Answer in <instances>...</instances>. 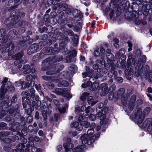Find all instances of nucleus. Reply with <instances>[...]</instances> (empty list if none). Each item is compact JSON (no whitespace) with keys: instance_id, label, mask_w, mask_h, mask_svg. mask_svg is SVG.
<instances>
[{"instance_id":"f257e3e1","label":"nucleus","mask_w":152,"mask_h":152,"mask_svg":"<svg viewBox=\"0 0 152 152\" xmlns=\"http://www.w3.org/2000/svg\"><path fill=\"white\" fill-rule=\"evenodd\" d=\"M0 40H2L3 42L0 43V50L4 53L9 52V56L11 55L12 53V50L14 48V46L12 42L8 39L6 35L5 31L4 29H0Z\"/></svg>"},{"instance_id":"f03ea898","label":"nucleus","mask_w":152,"mask_h":152,"mask_svg":"<svg viewBox=\"0 0 152 152\" xmlns=\"http://www.w3.org/2000/svg\"><path fill=\"white\" fill-rule=\"evenodd\" d=\"M99 106L96 108V110L97 113V116L100 120V124L101 125L106 124L107 123L108 121L106 118L105 115L108 110V108L104 107L102 109V107L103 106L102 103H100Z\"/></svg>"},{"instance_id":"7ed1b4c3","label":"nucleus","mask_w":152,"mask_h":152,"mask_svg":"<svg viewBox=\"0 0 152 152\" xmlns=\"http://www.w3.org/2000/svg\"><path fill=\"white\" fill-rule=\"evenodd\" d=\"M7 80L8 78L5 77L2 82L3 83L5 84H3L1 87L0 96L1 97L4 96L7 91H14L15 90V88L13 86H11V82L7 81Z\"/></svg>"},{"instance_id":"20e7f679","label":"nucleus","mask_w":152,"mask_h":152,"mask_svg":"<svg viewBox=\"0 0 152 152\" xmlns=\"http://www.w3.org/2000/svg\"><path fill=\"white\" fill-rule=\"evenodd\" d=\"M99 135V133H98L96 136H93L89 138L88 135L84 134L81 137L80 139L83 144L90 145L94 142L95 139L98 138Z\"/></svg>"},{"instance_id":"39448f33","label":"nucleus","mask_w":152,"mask_h":152,"mask_svg":"<svg viewBox=\"0 0 152 152\" xmlns=\"http://www.w3.org/2000/svg\"><path fill=\"white\" fill-rule=\"evenodd\" d=\"M36 78V76L34 75H29L27 76L26 79L28 82L26 84H23L24 83V81H22L21 82V86L22 87L21 88L24 89L26 88H28L30 86L32 85H34L35 83L34 81L33 80Z\"/></svg>"},{"instance_id":"423d86ee","label":"nucleus","mask_w":152,"mask_h":152,"mask_svg":"<svg viewBox=\"0 0 152 152\" xmlns=\"http://www.w3.org/2000/svg\"><path fill=\"white\" fill-rule=\"evenodd\" d=\"M134 118L135 121L138 123L140 124L142 123L144 118V115L142 114L141 108H139L137 111L135 112Z\"/></svg>"},{"instance_id":"0eeeda50","label":"nucleus","mask_w":152,"mask_h":152,"mask_svg":"<svg viewBox=\"0 0 152 152\" xmlns=\"http://www.w3.org/2000/svg\"><path fill=\"white\" fill-rule=\"evenodd\" d=\"M20 17L19 16L15 15V16H12L8 18L6 21V23L7 24L9 20L10 21L8 25V27L10 28H12L14 26L17 24L20 19Z\"/></svg>"},{"instance_id":"6e6552de","label":"nucleus","mask_w":152,"mask_h":152,"mask_svg":"<svg viewBox=\"0 0 152 152\" xmlns=\"http://www.w3.org/2000/svg\"><path fill=\"white\" fill-rule=\"evenodd\" d=\"M3 141L4 142L3 144L4 150L7 152L9 151L10 150V148L12 146L10 143L14 142L15 141V139L12 140L8 138H6Z\"/></svg>"},{"instance_id":"1a4fd4ad","label":"nucleus","mask_w":152,"mask_h":152,"mask_svg":"<svg viewBox=\"0 0 152 152\" xmlns=\"http://www.w3.org/2000/svg\"><path fill=\"white\" fill-rule=\"evenodd\" d=\"M39 48L37 44H33L31 45L28 48L27 50V53L29 55L33 54Z\"/></svg>"},{"instance_id":"9d476101","label":"nucleus","mask_w":152,"mask_h":152,"mask_svg":"<svg viewBox=\"0 0 152 152\" xmlns=\"http://www.w3.org/2000/svg\"><path fill=\"white\" fill-rule=\"evenodd\" d=\"M11 104V103L10 102L9 97V96H6V98L4 99L1 102V106H2L4 108H7Z\"/></svg>"},{"instance_id":"9b49d317","label":"nucleus","mask_w":152,"mask_h":152,"mask_svg":"<svg viewBox=\"0 0 152 152\" xmlns=\"http://www.w3.org/2000/svg\"><path fill=\"white\" fill-rule=\"evenodd\" d=\"M71 141V138H68L66 140V142L64 144L63 146L66 152L69 150V149H72L73 147V144L70 143Z\"/></svg>"},{"instance_id":"f8f14e48","label":"nucleus","mask_w":152,"mask_h":152,"mask_svg":"<svg viewBox=\"0 0 152 152\" xmlns=\"http://www.w3.org/2000/svg\"><path fill=\"white\" fill-rule=\"evenodd\" d=\"M64 67V66L61 65L60 66V68H58L56 71H54V69L53 67H51L46 72V74L47 75H51L53 74H55L59 72L61 70H62Z\"/></svg>"},{"instance_id":"ddd939ff","label":"nucleus","mask_w":152,"mask_h":152,"mask_svg":"<svg viewBox=\"0 0 152 152\" xmlns=\"http://www.w3.org/2000/svg\"><path fill=\"white\" fill-rule=\"evenodd\" d=\"M109 91L107 83H103L102 84V92L100 94L101 96H104L106 95L108 93Z\"/></svg>"},{"instance_id":"4468645a","label":"nucleus","mask_w":152,"mask_h":152,"mask_svg":"<svg viewBox=\"0 0 152 152\" xmlns=\"http://www.w3.org/2000/svg\"><path fill=\"white\" fill-rule=\"evenodd\" d=\"M10 126V129L13 132L18 131L20 129V125L18 122L11 123Z\"/></svg>"},{"instance_id":"2eb2a0df","label":"nucleus","mask_w":152,"mask_h":152,"mask_svg":"<svg viewBox=\"0 0 152 152\" xmlns=\"http://www.w3.org/2000/svg\"><path fill=\"white\" fill-rule=\"evenodd\" d=\"M136 99V96L134 95L132 96L130 99L128 104V108L130 110H132L134 108Z\"/></svg>"},{"instance_id":"dca6fc26","label":"nucleus","mask_w":152,"mask_h":152,"mask_svg":"<svg viewBox=\"0 0 152 152\" xmlns=\"http://www.w3.org/2000/svg\"><path fill=\"white\" fill-rule=\"evenodd\" d=\"M23 52L21 51L20 53H17L15 55L12 56V58L15 60L16 61L14 62V64L15 65H17V63L18 62V60L21 58L23 56Z\"/></svg>"},{"instance_id":"f3484780","label":"nucleus","mask_w":152,"mask_h":152,"mask_svg":"<svg viewBox=\"0 0 152 152\" xmlns=\"http://www.w3.org/2000/svg\"><path fill=\"white\" fill-rule=\"evenodd\" d=\"M106 56L108 60L109 61H115L114 56L111 53V50L109 49L106 50Z\"/></svg>"},{"instance_id":"a211bd4d","label":"nucleus","mask_w":152,"mask_h":152,"mask_svg":"<svg viewBox=\"0 0 152 152\" xmlns=\"http://www.w3.org/2000/svg\"><path fill=\"white\" fill-rule=\"evenodd\" d=\"M71 126L72 127H75L79 131H80L83 129V127L80 124L79 125L78 122H74L71 123Z\"/></svg>"},{"instance_id":"6ab92c4d","label":"nucleus","mask_w":152,"mask_h":152,"mask_svg":"<svg viewBox=\"0 0 152 152\" xmlns=\"http://www.w3.org/2000/svg\"><path fill=\"white\" fill-rule=\"evenodd\" d=\"M53 102L54 104L58 107V110L61 113H64L65 111V107H63L62 109L59 108L60 105V103L59 101L56 99L54 100H53Z\"/></svg>"},{"instance_id":"aec40b11","label":"nucleus","mask_w":152,"mask_h":152,"mask_svg":"<svg viewBox=\"0 0 152 152\" xmlns=\"http://www.w3.org/2000/svg\"><path fill=\"white\" fill-rule=\"evenodd\" d=\"M130 15L129 17L128 18V20H134V19L138 18L139 17V15L138 13L136 12H134L132 13H129Z\"/></svg>"},{"instance_id":"412c9836","label":"nucleus","mask_w":152,"mask_h":152,"mask_svg":"<svg viewBox=\"0 0 152 152\" xmlns=\"http://www.w3.org/2000/svg\"><path fill=\"white\" fill-rule=\"evenodd\" d=\"M58 7L61 10L66 11L67 9V5L66 4H63L62 3H59L57 4Z\"/></svg>"},{"instance_id":"4be33fe9","label":"nucleus","mask_w":152,"mask_h":152,"mask_svg":"<svg viewBox=\"0 0 152 152\" xmlns=\"http://www.w3.org/2000/svg\"><path fill=\"white\" fill-rule=\"evenodd\" d=\"M66 88H56L55 90V93L58 95H62L65 94V92L66 91Z\"/></svg>"},{"instance_id":"5701e85b","label":"nucleus","mask_w":152,"mask_h":152,"mask_svg":"<svg viewBox=\"0 0 152 152\" xmlns=\"http://www.w3.org/2000/svg\"><path fill=\"white\" fill-rule=\"evenodd\" d=\"M23 70H24L23 73L27 74L31 72L30 67L28 64H26L23 66Z\"/></svg>"},{"instance_id":"b1692460","label":"nucleus","mask_w":152,"mask_h":152,"mask_svg":"<svg viewBox=\"0 0 152 152\" xmlns=\"http://www.w3.org/2000/svg\"><path fill=\"white\" fill-rule=\"evenodd\" d=\"M25 145L23 143H20L16 147L17 150L20 152H24Z\"/></svg>"},{"instance_id":"393cba45","label":"nucleus","mask_w":152,"mask_h":152,"mask_svg":"<svg viewBox=\"0 0 152 152\" xmlns=\"http://www.w3.org/2000/svg\"><path fill=\"white\" fill-rule=\"evenodd\" d=\"M68 82L64 80H62L59 82L58 83V86L59 87H64L68 85Z\"/></svg>"},{"instance_id":"a878e982","label":"nucleus","mask_w":152,"mask_h":152,"mask_svg":"<svg viewBox=\"0 0 152 152\" xmlns=\"http://www.w3.org/2000/svg\"><path fill=\"white\" fill-rule=\"evenodd\" d=\"M117 74V72L116 71H114L113 72L112 71H110L108 73V75L110 77H111L113 75H114V78L116 79Z\"/></svg>"},{"instance_id":"bb28decb","label":"nucleus","mask_w":152,"mask_h":152,"mask_svg":"<svg viewBox=\"0 0 152 152\" xmlns=\"http://www.w3.org/2000/svg\"><path fill=\"white\" fill-rule=\"evenodd\" d=\"M43 107V110L42 111L41 113L44 120L46 121L47 120L48 118L47 115V110L46 109L45 110L44 107Z\"/></svg>"},{"instance_id":"cd10ccee","label":"nucleus","mask_w":152,"mask_h":152,"mask_svg":"<svg viewBox=\"0 0 152 152\" xmlns=\"http://www.w3.org/2000/svg\"><path fill=\"white\" fill-rule=\"evenodd\" d=\"M88 102L89 104L93 105L95 104L96 102L94 101L92 96H90L88 97Z\"/></svg>"},{"instance_id":"c85d7f7f","label":"nucleus","mask_w":152,"mask_h":152,"mask_svg":"<svg viewBox=\"0 0 152 152\" xmlns=\"http://www.w3.org/2000/svg\"><path fill=\"white\" fill-rule=\"evenodd\" d=\"M83 145L78 146L73 149L72 151L73 152H80L83 150Z\"/></svg>"},{"instance_id":"c756f323","label":"nucleus","mask_w":152,"mask_h":152,"mask_svg":"<svg viewBox=\"0 0 152 152\" xmlns=\"http://www.w3.org/2000/svg\"><path fill=\"white\" fill-rule=\"evenodd\" d=\"M19 107V105L18 104L16 105L15 108L13 107L10 108L9 110V113L10 114H12L14 111H16Z\"/></svg>"},{"instance_id":"7c9ffc66","label":"nucleus","mask_w":152,"mask_h":152,"mask_svg":"<svg viewBox=\"0 0 152 152\" xmlns=\"http://www.w3.org/2000/svg\"><path fill=\"white\" fill-rule=\"evenodd\" d=\"M99 86V84L98 83H94L91 85V89L93 91H95L98 88Z\"/></svg>"},{"instance_id":"2f4dec72","label":"nucleus","mask_w":152,"mask_h":152,"mask_svg":"<svg viewBox=\"0 0 152 152\" xmlns=\"http://www.w3.org/2000/svg\"><path fill=\"white\" fill-rule=\"evenodd\" d=\"M80 125L82 127V126H84L86 128H88L89 127L90 124L89 122L87 121H83L80 122Z\"/></svg>"},{"instance_id":"473e14b6","label":"nucleus","mask_w":152,"mask_h":152,"mask_svg":"<svg viewBox=\"0 0 152 152\" xmlns=\"http://www.w3.org/2000/svg\"><path fill=\"white\" fill-rule=\"evenodd\" d=\"M21 94L23 96H24V95H25L26 96H25L26 99H27L29 100L30 99V97H31V95L30 94H29L28 91H26L25 92H22Z\"/></svg>"},{"instance_id":"72a5a7b5","label":"nucleus","mask_w":152,"mask_h":152,"mask_svg":"<svg viewBox=\"0 0 152 152\" xmlns=\"http://www.w3.org/2000/svg\"><path fill=\"white\" fill-rule=\"evenodd\" d=\"M73 44L75 45H76L78 42V36L77 35H75L74 36V38L72 39Z\"/></svg>"},{"instance_id":"f704fd0d","label":"nucleus","mask_w":152,"mask_h":152,"mask_svg":"<svg viewBox=\"0 0 152 152\" xmlns=\"http://www.w3.org/2000/svg\"><path fill=\"white\" fill-rule=\"evenodd\" d=\"M34 109V107L33 106H30L29 108H28L26 111L27 114L28 115H30L32 112L33 111Z\"/></svg>"},{"instance_id":"c9c22d12","label":"nucleus","mask_w":152,"mask_h":152,"mask_svg":"<svg viewBox=\"0 0 152 152\" xmlns=\"http://www.w3.org/2000/svg\"><path fill=\"white\" fill-rule=\"evenodd\" d=\"M89 94L88 93L86 92L83 93L80 96V99L83 101L84 100L86 99V97L88 96Z\"/></svg>"},{"instance_id":"e433bc0d","label":"nucleus","mask_w":152,"mask_h":152,"mask_svg":"<svg viewBox=\"0 0 152 152\" xmlns=\"http://www.w3.org/2000/svg\"><path fill=\"white\" fill-rule=\"evenodd\" d=\"M35 99L37 101L36 104L37 106L39 107L41 104V101L39 100V97L38 96H35L34 97Z\"/></svg>"},{"instance_id":"4c0bfd02","label":"nucleus","mask_w":152,"mask_h":152,"mask_svg":"<svg viewBox=\"0 0 152 152\" xmlns=\"http://www.w3.org/2000/svg\"><path fill=\"white\" fill-rule=\"evenodd\" d=\"M150 110L149 108L146 107L144 110L142 114L144 115V116L147 115L149 114Z\"/></svg>"},{"instance_id":"58836bf2","label":"nucleus","mask_w":152,"mask_h":152,"mask_svg":"<svg viewBox=\"0 0 152 152\" xmlns=\"http://www.w3.org/2000/svg\"><path fill=\"white\" fill-rule=\"evenodd\" d=\"M86 74V75H87V77H90V78L91 77H92L93 76V74L91 72H89L88 73H87V72H86L84 73H83L82 75L83 78L86 77V75H84Z\"/></svg>"},{"instance_id":"ea45409f","label":"nucleus","mask_w":152,"mask_h":152,"mask_svg":"<svg viewBox=\"0 0 152 152\" xmlns=\"http://www.w3.org/2000/svg\"><path fill=\"white\" fill-rule=\"evenodd\" d=\"M18 33V32L15 30H11L9 32V34L11 37H13L14 35H17Z\"/></svg>"},{"instance_id":"a19ab883","label":"nucleus","mask_w":152,"mask_h":152,"mask_svg":"<svg viewBox=\"0 0 152 152\" xmlns=\"http://www.w3.org/2000/svg\"><path fill=\"white\" fill-rule=\"evenodd\" d=\"M22 104L23 105V107L24 108H26L27 107L26 102L27 99H26V98L25 96H23L22 98Z\"/></svg>"},{"instance_id":"79ce46f5","label":"nucleus","mask_w":152,"mask_h":152,"mask_svg":"<svg viewBox=\"0 0 152 152\" xmlns=\"http://www.w3.org/2000/svg\"><path fill=\"white\" fill-rule=\"evenodd\" d=\"M113 42L114 43V46L116 48H118L119 47V45L118 43L119 42V40L116 38H114L113 39Z\"/></svg>"},{"instance_id":"37998d69","label":"nucleus","mask_w":152,"mask_h":152,"mask_svg":"<svg viewBox=\"0 0 152 152\" xmlns=\"http://www.w3.org/2000/svg\"><path fill=\"white\" fill-rule=\"evenodd\" d=\"M64 34H67L70 36H74V32L71 30H69L65 32Z\"/></svg>"},{"instance_id":"c03bdc74","label":"nucleus","mask_w":152,"mask_h":152,"mask_svg":"<svg viewBox=\"0 0 152 152\" xmlns=\"http://www.w3.org/2000/svg\"><path fill=\"white\" fill-rule=\"evenodd\" d=\"M9 134V133L7 131H3L0 132V137H3Z\"/></svg>"},{"instance_id":"a18cd8bd","label":"nucleus","mask_w":152,"mask_h":152,"mask_svg":"<svg viewBox=\"0 0 152 152\" xmlns=\"http://www.w3.org/2000/svg\"><path fill=\"white\" fill-rule=\"evenodd\" d=\"M31 150L32 152H41L42 151L41 149L38 148L37 149L35 146H32Z\"/></svg>"},{"instance_id":"49530a36","label":"nucleus","mask_w":152,"mask_h":152,"mask_svg":"<svg viewBox=\"0 0 152 152\" xmlns=\"http://www.w3.org/2000/svg\"><path fill=\"white\" fill-rule=\"evenodd\" d=\"M30 92L31 94V96L32 98H34L35 96V91L33 88H31L30 90Z\"/></svg>"},{"instance_id":"de8ad7c7","label":"nucleus","mask_w":152,"mask_h":152,"mask_svg":"<svg viewBox=\"0 0 152 152\" xmlns=\"http://www.w3.org/2000/svg\"><path fill=\"white\" fill-rule=\"evenodd\" d=\"M94 80L93 77L90 78L89 80L86 83V86H90L92 85V81Z\"/></svg>"},{"instance_id":"09e8293b","label":"nucleus","mask_w":152,"mask_h":152,"mask_svg":"<svg viewBox=\"0 0 152 152\" xmlns=\"http://www.w3.org/2000/svg\"><path fill=\"white\" fill-rule=\"evenodd\" d=\"M100 72H98L96 73L95 75L94 76V77L96 79H97L98 78L103 76V73L102 72L99 73Z\"/></svg>"},{"instance_id":"8fccbe9b","label":"nucleus","mask_w":152,"mask_h":152,"mask_svg":"<svg viewBox=\"0 0 152 152\" xmlns=\"http://www.w3.org/2000/svg\"><path fill=\"white\" fill-rule=\"evenodd\" d=\"M33 120V117L32 116H29L27 118V121L28 123H30L32 122Z\"/></svg>"},{"instance_id":"3c124183","label":"nucleus","mask_w":152,"mask_h":152,"mask_svg":"<svg viewBox=\"0 0 152 152\" xmlns=\"http://www.w3.org/2000/svg\"><path fill=\"white\" fill-rule=\"evenodd\" d=\"M53 48L52 47H49L47 49V50L45 52L46 54H50L52 52Z\"/></svg>"},{"instance_id":"603ef678","label":"nucleus","mask_w":152,"mask_h":152,"mask_svg":"<svg viewBox=\"0 0 152 152\" xmlns=\"http://www.w3.org/2000/svg\"><path fill=\"white\" fill-rule=\"evenodd\" d=\"M99 65L97 64H94L93 66V67L94 69H97L98 72H100L101 69L100 68H98Z\"/></svg>"},{"instance_id":"864d4df0","label":"nucleus","mask_w":152,"mask_h":152,"mask_svg":"<svg viewBox=\"0 0 152 152\" xmlns=\"http://www.w3.org/2000/svg\"><path fill=\"white\" fill-rule=\"evenodd\" d=\"M94 132V130L92 129H89L87 131V134L88 135H91L93 134Z\"/></svg>"},{"instance_id":"5fc2aeb1","label":"nucleus","mask_w":152,"mask_h":152,"mask_svg":"<svg viewBox=\"0 0 152 152\" xmlns=\"http://www.w3.org/2000/svg\"><path fill=\"white\" fill-rule=\"evenodd\" d=\"M75 12L77 11V14L76 15H75V16L80 17V18H81V17L82 16V14L80 12V11L78 10H75Z\"/></svg>"},{"instance_id":"6e6d98bb","label":"nucleus","mask_w":152,"mask_h":152,"mask_svg":"<svg viewBox=\"0 0 152 152\" xmlns=\"http://www.w3.org/2000/svg\"><path fill=\"white\" fill-rule=\"evenodd\" d=\"M96 116L94 115L91 114L89 116V119L91 121H93L95 120Z\"/></svg>"},{"instance_id":"4d7b16f0","label":"nucleus","mask_w":152,"mask_h":152,"mask_svg":"<svg viewBox=\"0 0 152 152\" xmlns=\"http://www.w3.org/2000/svg\"><path fill=\"white\" fill-rule=\"evenodd\" d=\"M42 77L43 79L47 81L50 80L51 79V77L49 76H43Z\"/></svg>"},{"instance_id":"13d9d810","label":"nucleus","mask_w":152,"mask_h":152,"mask_svg":"<svg viewBox=\"0 0 152 152\" xmlns=\"http://www.w3.org/2000/svg\"><path fill=\"white\" fill-rule=\"evenodd\" d=\"M121 102L123 104L125 105L126 104L127 99L126 98H124L123 97H122L121 98Z\"/></svg>"},{"instance_id":"bf43d9fd","label":"nucleus","mask_w":152,"mask_h":152,"mask_svg":"<svg viewBox=\"0 0 152 152\" xmlns=\"http://www.w3.org/2000/svg\"><path fill=\"white\" fill-rule=\"evenodd\" d=\"M17 100V98L15 96H13L12 98L11 102L15 103Z\"/></svg>"},{"instance_id":"052dcab7","label":"nucleus","mask_w":152,"mask_h":152,"mask_svg":"<svg viewBox=\"0 0 152 152\" xmlns=\"http://www.w3.org/2000/svg\"><path fill=\"white\" fill-rule=\"evenodd\" d=\"M6 124L4 122L0 123V126L2 129H4L6 126Z\"/></svg>"},{"instance_id":"680f3d73","label":"nucleus","mask_w":152,"mask_h":152,"mask_svg":"<svg viewBox=\"0 0 152 152\" xmlns=\"http://www.w3.org/2000/svg\"><path fill=\"white\" fill-rule=\"evenodd\" d=\"M148 79L150 82H152V72L149 73L148 75Z\"/></svg>"},{"instance_id":"e2e57ef3","label":"nucleus","mask_w":152,"mask_h":152,"mask_svg":"<svg viewBox=\"0 0 152 152\" xmlns=\"http://www.w3.org/2000/svg\"><path fill=\"white\" fill-rule=\"evenodd\" d=\"M116 86L115 85H112L110 88V90L111 92H113L115 90Z\"/></svg>"},{"instance_id":"0e129e2a","label":"nucleus","mask_w":152,"mask_h":152,"mask_svg":"<svg viewBox=\"0 0 152 152\" xmlns=\"http://www.w3.org/2000/svg\"><path fill=\"white\" fill-rule=\"evenodd\" d=\"M110 67H111V70L110 71H111L112 72H114V71H115V65L113 64H110Z\"/></svg>"},{"instance_id":"69168bd1","label":"nucleus","mask_w":152,"mask_h":152,"mask_svg":"<svg viewBox=\"0 0 152 152\" xmlns=\"http://www.w3.org/2000/svg\"><path fill=\"white\" fill-rule=\"evenodd\" d=\"M72 59V58L70 55L68 56L66 58V60L67 62L69 63L71 62Z\"/></svg>"},{"instance_id":"338daca9","label":"nucleus","mask_w":152,"mask_h":152,"mask_svg":"<svg viewBox=\"0 0 152 152\" xmlns=\"http://www.w3.org/2000/svg\"><path fill=\"white\" fill-rule=\"evenodd\" d=\"M124 92V90L123 88H121L119 90L118 94L119 95H122Z\"/></svg>"},{"instance_id":"774afa93","label":"nucleus","mask_w":152,"mask_h":152,"mask_svg":"<svg viewBox=\"0 0 152 152\" xmlns=\"http://www.w3.org/2000/svg\"><path fill=\"white\" fill-rule=\"evenodd\" d=\"M26 148L25 149V152H29L30 148V145L29 144H27L26 145Z\"/></svg>"}]
</instances>
